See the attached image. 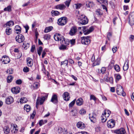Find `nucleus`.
I'll return each mask as SVG.
<instances>
[{
	"label": "nucleus",
	"mask_w": 134,
	"mask_h": 134,
	"mask_svg": "<svg viewBox=\"0 0 134 134\" xmlns=\"http://www.w3.org/2000/svg\"><path fill=\"white\" fill-rule=\"evenodd\" d=\"M43 50L42 47L40 46L39 47L38 49L37 50V52H40L41 53Z\"/></svg>",
	"instance_id": "obj_63"
},
{
	"label": "nucleus",
	"mask_w": 134,
	"mask_h": 134,
	"mask_svg": "<svg viewBox=\"0 0 134 134\" xmlns=\"http://www.w3.org/2000/svg\"><path fill=\"white\" fill-rule=\"evenodd\" d=\"M67 18L65 17H62L58 19L57 23L60 25H63L66 24L67 22Z\"/></svg>",
	"instance_id": "obj_4"
},
{
	"label": "nucleus",
	"mask_w": 134,
	"mask_h": 134,
	"mask_svg": "<svg viewBox=\"0 0 134 134\" xmlns=\"http://www.w3.org/2000/svg\"><path fill=\"white\" fill-rule=\"evenodd\" d=\"M76 99H74L73 101L71 102L69 105V107H72L75 103Z\"/></svg>",
	"instance_id": "obj_50"
},
{
	"label": "nucleus",
	"mask_w": 134,
	"mask_h": 134,
	"mask_svg": "<svg viewBox=\"0 0 134 134\" xmlns=\"http://www.w3.org/2000/svg\"><path fill=\"white\" fill-rule=\"evenodd\" d=\"M12 32V29L9 27H7L6 30V33L7 34L9 35L11 34Z\"/></svg>",
	"instance_id": "obj_33"
},
{
	"label": "nucleus",
	"mask_w": 134,
	"mask_h": 134,
	"mask_svg": "<svg viewBox=\"0 0 134 134\" xmlns=\"http://www.w3.org/2000/svg\"><path fill=\"white\" fill-rule=\"evenodd\" d=\"M3 59L2 63L4 64H6L8 63L10 60L9 58L7 55L3 56L2 57V59Z\"/></svg>",
	"instance_id": "obj_15"
},
{
	"label": "nucleus",
	"mask_w": 134,
	"mask_h": 134,
	"mask_svg": "<svg viewBox=\"0 0 134 134\" xmlns=\"http://www.w3.org/2000/svg\"><path fill=\"white\" fill-rule=\"evenodd\" d=\"M91 36H87L81 37V42L82 44L86 45H88L90 43V38Z\"/></svg>",
	"instance_id": "obj_3"
},
{
	"label": "nucleus",
	"mask_w": 134,
	"mask_h": 134,
	"mask_svg": "<svg viewBox=\"0 0 134 134\" xmlns=\"http://www.w3.org/2000/svg\"><path fill=\"white\" fill-rule=\"evenodd\" d=\"M114 67L115 70L117 72H119L120 71V68L119 65L117 64H116L114 66Z\"/></svg>",
	"instance_id": "obj_40"
},
{
	"label": "nucleus",
	"mask_w": 134,
	"mask_h": 134,
	"mask_svg": "<svg viewBox=\"0 0 134 134\" xmlns=\"http://www.w3.org/2000/svg\"><path fill=\"white\" fill-rule=\"evenodd\" d=\"M5 130L4 132L6 134H8L9 133L10 130L9 127L8 126H6L4 128Z\"/></svg>",
	"instance_id": "obj_42"
},
{
	"label": "nucleus",
	"mask_w": 134,
	"mask_h": 134,
	"mask_svg": "<svg viewBox=\"0 0 134 134\" xmlns=\"http://www.w3.org/2000/svg\"><path fill=\"white\" fill-rule=\"evenodd\" d=\"M80 20L79 21V23L82 25H85L88 23V20L87 18L84 15H82L79 18Z\"/></svg>",
	"instance_id": "obj_1"
},
{
	"label": "nucleus",
	"mask_w": 134,
	"mask_h": 134,
	"mask_svg": "<svg viewBox=\"0 0 134 134\" xmlns=\"http://www.w3.org/2000/svg\"><path fill=\"white\" fill-rule=\"evenodd\" d=\"M22 81L21 79L17 80L16 81V83L18 85H20L22 83Z\"/></svg>",
	"instance_id": "obj_62"
},
{
	"label": "nucleus",
	"mask_w": 134,
	"mask_h": 134,
	"mask_svg": "<svg viewBox=\"0 0 134 134\" xmlns=\"http://www.w3.org/2000/svg\"><path fill=\"white\" fill-rule=\"evenodd\" d=\"M77 126L78 128L81 129H83L85 127L84 124L81 122H79L77 124Z\"/></svg>",
	"instance_id": "obj_19"
},
{
	"label": "nucleus",
	"mask_w": 134,
	"mask_h": 134,
	"mask_svg": "<svg viewBox=\"0 0 134 134\" xmlns=\"http://www.w3.org/2000/svg\"><path fill=\"white\" fill-rule=\"evenodd\" d=\"M77 31V29L75 26L72 27L69 32V34L71 36H73L76 35Z\"/></svg>",
	"instance_id": "obj_9"
},
{
	"label": "nucleus",
	"mask_w": 134,
	"mask_h": 134,
	"mask_svg": "<svg viewBox=\"0 0 134 134\" xmlns=\"http://www.w3.org/2000/svg\"><path fill=\"white\" fill-rule=\"evenodd\" d=\"M97 1L100 3L102 4L103 3H104L107 2V0H96Z\"/></svg>",
	"instance_id": "obj_53"
},
{
	"label": "nucleus",
	"mask_w": 134,
	"mask_h": 134,
	"mask_svg": "<svg viewBox=\"0 0 134 134\" xmlns=\"http://www.w3.org/2000/svg\"><path fill=\"white\" fill-rule=\"evenodd\" d=\"M51 13L52 14V15L53 16H56L60 14V12L58 11L54 10H52L51 12Z\"/></svg>",
	"instance_id": "obj_32"
},
{
	"label": "nucleus",
	"mask_w": 134,
	"mask_h": 134,
	"mask_svg": "<svg viewBox=\"0 0 134 134\" xmlns=\"http://www.w3.org/2000/svg\"><path fill=\"white\" fill-rule=\"evenodd\" d=\"M14 99L11 96L8 97L5 99V103L8 104H10L13 102Z\"/></svg>",
	"instance_id": "obj_14"
},
{
	"label": "nucleus",
	"mask_w": 134,
	"mask_h": 134,
	"mask_svg": "<svg viewBox=\"0 0 134 134\" xmlns=\"http://www.w3.org/2000/svg\"><path fill=\"white\" fill-rule=\"evenodd\" d=\"M100 63V59L98 58L93 63L92 65L94 66L96 65H99Z\"/></svg>",
	"instance_id": "obj_28"
},
{
	"label": "nucleus",
	"mask_w": 134,
	"mask_h": 134,
	"mask_svg": "<svg viewBox=\"0 0 134 134\" xmlns=\"http://www.w3.org/2000/svg\"><path fill=\"white\" fill-rule=\"evenodd\" d=\"M63 97L64 100L68 101L69 100L70 97L69 93L67 92H65L63 94Z\"/></svg>",
	"instance_id": "obj_16"
},
{
	"label": "nucleus",
	"mask_w": 134,
	"mask_h": 134,
	"mask_svg": "<svg viewBox=\"0 0 134 134\" xmlns=\"http://www.w3.org/2000/svg\"><path fill=\"white\" fill-rule=\"evenodd\" d=\"M115 126V120L113 119H111L108 121L107 123V126L109 128H112Z\"/></svg>",
	"instance_id": "obj_10"
},
{
	"label": "nucleus",
	"mask_w": 134,
	"mask_h": 134,
	"mask_svg": "<svg viewBox=\"0 0 134 134\" xmlns=\"http://www.w3.org/2000/svg\"><path fill=\"white\" fill-rule=\"evenodd\" d=\"M129 39L130 42H132L134 39V36L132 35H131L129 37Z\"/></svg>",
	"instance_id": "obj_58"
},
{
	"label": "nucleus",
	"mask_w": 134,
	"mask_h": 134,
	"mask_svg": "<svg viewBox=\"0 0 134 134\" xmlns=\"http://www.w3.org/2000/svg\"><path fill=\"white\" fill-rule=\"evenodd\" d=\"M68 61L67 60H65L64 62H61V65H64L65 66H67L68 65Z\"/></svg>",
	"instance_id": "obj_48"
},
{
	"label": "nucleus",
	"mask_w": 134,
	"mask_h": 134,
	"mask_svg": "<svg viewBox=\"0 0 134 134\" xmlns=\"http://www.w3.org/2000/svg\"><path fill=\"white\" fill-rule=\"evenodd\" d=\"M16 41L19 43L22 42L24 40V38L22 35L19 34L17 36L15 37Z\"/></svg>",
	"instance_id": "obj_8"
},
{
	"label": "nucleus",
	"mask_w": 134,
	"mask_h": 134,
	"mask_svg": "<svg viewBox=\"0 0 134 134\" xmlns=\"http://www.w3.org/2000/svg\"><path fill=\"white\" fill-rule=\"evenodd\" d=\"M13 77L12 76L10 75L8 76L7 78V82L8 83L12 81Z\"/></svg>",
	"instance_id": "obj_41"
},
{
	"label": "nucleus",
	"mask_w": 134,
	"mask_h": 134,
	"mask_svg": "<svg viewBox=\"0 0 134 134\" xmlns=\"http://www.w3.org/2000/svg\"><path fill=\"white\" fill-rule=\"evenodd\" d=\"M44 121L43 120H40L39 122V124L40 126H41L43 124H44Z\"/></svg>",
	"instance_id": "obj_64"
},
{
	"label": "nucleus",
	"mask_w": 134,
	"mask_h": 134,
	"mask_svg": "<svg viewBox=\"0 0 134 134\" xmlns=\"http://www.w3.org/2000/svg\"><path fill=\"white\" fill-rule=\"evenodd\" d=\"M129 61H126V62L124 66H123V69L124 71L127 70L129 68Z\"/></svg>",
	"instance_id": "obj_26"
},
{
	"label": "nucleus",
	"mask_w": 134,
	"mask_h": 134,
	"mask_svg": "<svg viewBox=\"0 0 134 134\" xmlns=\"http://www.w3.org/2000/svg\"><path fill=\"white\" fill-rule=\"evenodd\" d=\"M6 24L7 26H11L14 25V23L13 21H10L7 22Z\"/></svg>",
	"instance_id": "obj_45"
},
{
	"label": "nucleus",
	"mask_w": 134,
	"mask_h": 134,
	"mask_svg": "<svg viewBox=\"0 0 134 134\" xmlns=\"http://www.w3.org/2000/svg\"><path fill=\"white\" fill-rule=\"evenodd\" d=\"M27 101V98L25 97L21 98L20 99V102L21 103H24L26 102Z\"/></svg>",
	"instance_id": "obj_39"
},
{
	"label": "nucleus",
	"mask_w": 134,
	"mask_h": 134,
	"mask_svg": "<svg viewBox=\"0 0 134 134\" xmlns=\"http://www.w3.org/2000/svg\"><path fill=\"white\" fill-rule=\"evenodd\" d=\"M66 6L63 4H60L57 5L55 6V8L57 9H59L60 10L64 9L66 8Z\"/></svg>",
	"instance_id": "obj_18"
},
{
	"label": "nucleus",
	"mask_w": 134,
	"mask_h": 134,
	"mask_svg": "<svg viewBox=\"0 0 134 134\" xmlns=\"http://www.w3.org/2000/svg\"><path fill=\"white\" fill-rule=\"evenodd\" d=\"M6 72L9 74H11L13 73V70L12 69H9L6 71Z\"/></svg>",
	"instance_id": "obj_57"
},
{
	"label": "nucleus",
	"mask_w": 134,
	"mask_h": 134,
	"mask_svg": "<svg viewBox=\"0 0 134 134\" xmlns=\"http://www.w3.org/2000/svg\"><path fill=\"white\" fill-rule=\"evenodd\" d=\"M20 90L19 87H15L12 88L11 89V91L13 93L16 94L19 92Z\"/></svg>",
	"instance_id": "obj_20"
},
{
	"label": "nucleus",
	"mask_w": 134,
	"mask_h": 134,
	"mask_svg": "<svg viewBox=\"0 0 134 134\" xmlns=\"http://www.w3.org/2000/svg\"><path fill=\"white\" fill-rule=\"evenodd\" d=\"M24 109L27 112H29L31 109L30 106L28 105H25L24 107Z\"/></svg>",
	"instance_id": "obj_29"
},
{
	"label": "nucleus",
	"mask_w": 134,
	"mask_h": 134,
	"mask_svg": "<svg viewBox=\"0 0 134 134\" xmlns=\"http://www.w3.org/2000/svg\"><path fill=\"white\" fill-rule=\"evenodd\" d=\"M89 118L91 121L93 123H95L96 120V114L93 112L90 114L89 115Z\"/></svg>",
	"instance_id": "obj_7"
},
{
	"label": "nucleus",
	"mask_w": 134,
	"mask_h": 134,
	"mask_svg": "<svg viewBox=\"0 0 134 134\" xmlns=\"http://www.w3.org/2000/svg\"><path fill=\"white\" fill-rule=\"evenodd\" d=\"M30 46L29 43H26V42H24L23 44L22 45V47L25 50L27 49Z\"/></svg>",
	"instance_id": "obj_23"
},
{
	"label": "nucleus",
	"mask_w": 134,
	"mask_h": 134,
	"mask_svg": "<svg viewBox=\"0 0 134 134\" xmlns=\"http://www.w3.org/2000/svg\"><path fill=\"white\" fill-rule=\"evenodd\" d=\"M114 132L115 133L117 134H126L125 129L123 128H121L115 130Z\"/></svg>",
	"instance_id": "obj_11"
},
{
	"label": "nucleus",
	"mask_w": 134,
	"mask_h": 134,
	"mask_svg": "<svg viewBox=\"0 0 134 134\" xmlns=\"http://www.w3.org/2000/svg\"><path fill=\"white\" fill-rule=\"evenodd\" d=\"M27 66L29 67H31L33 65V60L30 58L28 57L26 59Z\"/></svg>",
	"instance_id": "obj_17"
},
{
	"label": "nucleus",
	"mask_w": 134,
	"mask_h": 134,
	"mask_svg": "<svg viewBox=\"0 0 134 134\" xmlns=\"http://www.w3.org/2000/svg\"><path fill=\"white\" fill-rule=\"evenodd\" d=\"M60 43L61 44L65 46H67L70 43V42L68 40H65L63 36L61 37V39H60Z\"/></svg>",
	"instance_id": "obj_12"
},
{
	"label": "nucleus",
	"mask_w": 134,
	"mask_h": 134,
	"mask_svg": "<svg viewBox=\"0 0 134 134\" xmlns=\"http://www.w3.org/2000/svg\"><path fill=\"white\" fill-rule=\"evenodd\" d=\"M94 29L93 27V26L91 27L89 29L87 30L86 32H84V34L85 35H87L92 31Z\"/></svg>",
	"instance_id": "obj_27"
},
{
	"label": "nucleus",
	"mask_w": 134,
	"mask_h": 134,
	"mask_svg": "<svg viewBox=\"0 0 134 134\" xmlns=\"http://www.w3.org/2000/svg\"><path fill=\"white\" fill-rule=\"evenodd\" d=\"M66 46L61 44L59 48L60 50H64L66 49Z\"/></svg>",
	"instance_id": "obj_51"
},
{
	"label": "nucleus",
	"mask_w": 134,
	"mask_h": 134,
	"mask_svg": "<svg viewBox=\"0 0 134 134\" xmlns=\"http://www.w3.org/2000/svg\"><path fill=\"white\" fill-rule=\"evenodd\" d=\"M51 101L54 104H56L58 102V96L56 94H53L52 96Z\"/></svg>",
	"instance_id": "obj_13"
},
{
	"label": "nucleus",
	"mask_w": 134,
	"mask_h": 134,
	"mask_svg": "<svg viewBox=\"0 0 134 134\" xmlns=\"http://www.w3.org/2000/svg\"><path fill=\"white\" fill-rule=\"evenodd\" d=\"M111 113V112L110 111H109V110H107L106 111H104V114L105 115H106L107 114H108V116H107V117H108L109 116L110 114Z\"/></svg>",
	"instance_id": "obj_46"
},
{
	"label": "nucleus",
	"mask_w": 134,
	"mask_h": 134,
	"mask_svg": "<svg viewBox=\"0 0 134 134\" xmlns=\"http://www.w3.org/2000/svg\"><path fill=\"white\" fill-rule=\"evenodd\" d=\"M81 29H82V30L84 32H85V31L86 30V27L85 26H82V27H79L78 28V29L79 30H80Z\"/></svg>",
	"instance_id": "obj_59"
},
{
	"label": "nucleus",
	"mask_w": 134,
	"mask_h": 134,
	"mask_svg": "<svg viewBox=\"0 0 134 134\" xmlns=\"http://www.w3.org/2000/svg\"><path fill=\"white\" fill-rule=\"evenodd\" d=\"M109 79V81L110 83H113V78L112 77H110L108 78L107 76H106L105 80H107L108 81V80Z\"/></svg>",
	"instance_id": "obj_47"
},
{
	"label": "nucleus",
	"mask_w": 134,
	"mask_h": 134,
	"mask_svg": "<svg viewBox=\"0 0 134 134\" xmlns=\"http://www.w3.org/2000/svg\"><path fill=\"white\" fill-rule=\"evenodd\" d=\"M16 126L17 125L15 124H13L11 125L10 129L12 132H13L14 133L17 132L18 130L16 128Z\"/></svg>",
	"instance_id": "obj_21"
},
{
	"label": "nucleus",
	"mask_w": 134,
	"mask_h": 134,
	"mask_svg": "<svg viewBox=\"0 0 134 134\" xmlns=\"http://www.w3.org/2000/svg\"><path fill=\"white\" fill-rule=\"evenodd\" d=\"M90 99L91 100H93L95 101L96 99V98L94 95L92 94L90 95Z\"/></svg>",
	"instance_id": "obj_54"
},
{
	"label": "nucleus",
	"mask_w": 134,
	"mask_h": 134,
	"mask_svg": "<svg viewBox=\"0 0 134 134\" xmlns=\"http://www.w3.org/2000/svg\"><path fill=\"white\" fill-rule=\"evenodd\" d=\"M79 113L81 114H84L86 113V111L85 110L83 109H82L79 111Z\"/></svg>",
	"instance_id": "obj_55"
},
{
	"label": "nucleus",
	"mask_w": 134,
	"mask_h": 134,
	"mask_svg": "<svg viewBox=\"0 0 134 134\" xmlns=\"http://www.w3.org/2000/svg\"><path fill=\"white\" fill-rule=\"evenodd\" d=\"M117 88L116 90V92L117 94L119 95H122L124 96H125V93L123 90L122 86L120 85H117Z\"/></svg>",
	"instance_id": "obj_2"
},
{
	"label": "nucleus",
	"mask_w": 134,
	"mask_h": 134,
	"mask_svg": "<svg viewBox=\"0 0 134 134\" xmlns=\"http://www.w3.org/2000/svg\"><path fill=\"white\" fill-rule=\"evenodd\" d=\"M83 99L80 98L76 100V103L77 105L79 106H80L83 104Z\"/></svg>",
	"instance_id": "obj_24"
},
{
	"label": "nucleus",
	"mask_w": 134,
	"mask_h": 134,
	"mask_svg": "<svg viewBox=\"0 0 134 134\" xmlns=\"http://www.w3.org/2000/svg\"><path fill=\"white\" fill-rule=\"evenodd\" d=\"M99 69H98L99 73H102V74H104L106 71V69L105 67H102L101 70H100V72L99 71Z\"/></svg>",
	"instance_id": "obj_43"
},
{
	"label": "nucleus",
	"mask_w": 134,
	"mask_h": 134,
	"mask_svg": "<svg viewBox=\"0 0 134 134\" xmlns=\"http://www.w3.org/2000/svg\"><path fill=\"white\" fill-rule=\"evenodd\" d=\"M129 23L131 26L134 24V12L131 13L129 16Z\"/></svg>",
	"instance_id": "obj_6"
},
{
	"label": "nucleus",
	"mask_w": 134,
	"mask_h": 134,
	"mask_svg": "<svg viewBox=\"0 0 134 134\" xmlns=\"http://www.w3.org/2000/svg\"><path fill=\"white\" fill-rule=\"evenodd\" d=\"M54 40L56 41H60V39H61L60 35L59 34L57 33L54 35Z\"/></svg>",
	"instance_id": "obj_22"
},
{
	"label": "nucleus",
	"mask_w": 134,
	"mask_h": 134,
	"mask_svg": "<svg viewBox=\"0 0 134 134\" xmlns=\"http://www.w3.org/2000/svg\"><path fill=\"white\" fill-rule=\"evenodd\" d=\"M82 5V4L81 3L75 4L74 5L73 7L76 9H77L80 8Z\"/></svg>",
	"instance_id": "obj_34"
},
{
	"label": "nucleus",
	"mask_w": 134,
	"mask_h": 134,
	"mask_svg": "<svg viewBox=\"0 0 134 134\" xmlns=\"http://www.w3.org/2000/svg\"><path fill=\"white\" fill-rule=\"evenodd\" d=\"M101 119L102 122H105L107 120V118L105 115L104 114H102L101 117Z\"/></svg>",
	"instance_id": "obj_38"
},
{
	"label": "nucleus",
	"mask_w": 134,
	"mask_h": 134,
	"mask_svg": "<svg viewBox=\"0 0 134 134\" xmlns=\"http://www.w3.org/2000/svg\"><path fill=\"white\" fill-rule=\"evenodd\" d=\"M86 5L88 8H91L94 6V4L92 2H86Z\"/></svg>",
	"instance_id": "obj_30"
},
{
	"label": "nucleus",
	"mask_w": 134,
	"mask_h": 134,
	"mask_svg": "<svg viewBox=\"0 0 134 134\" xmlns=\"http://www.w3.org/2000/svg\"><path fill=\"white\" fill-rule=\"evenodd\" d=\"M53 27L52 26H49L46 27L44 30V32L46 33L48 32L51 31Z\"/></svg>",
	"instance_id": "obj_37"
},
{
	"label": "nucleus",
	"mask_w": 134,
	"mask_h": 134,
	"mask_svg": "<svg viewBox=\"0 0 134 134\" xmlns=\"http://www.w3.org/2000/svg\"><path fill=\"white\" fill-rule=\"evenodd\" d=\"M96 13L98 15H102V13L100 10L99 9H98L96 11Z\"/></svg>",
	"instance_id": "obj_61"
},
{
	"label": "nucleus",
	"mask_w": 134,
	"mask_h": 134,
	"mask_svg": "<svg viewBox=\"0 0 134 134\" xmlns=\"http://www.w3.org/2000/svg\"><path fill=\"white\" fill-rule=\"evenodd\" d=\"M14 29L16 31V33L17 34H19L21 33V29L19 25H16L15 26Z\"/></svg>",
	"instance_id": "obj_25"
},
{
	"label": "nucleus",
	"mask_w": 134,
	"mask_h": 134,
	"mask_svg": "<svg viewBox=\"0 0 134 134\" xmlns=\"http://www.w3.org/2000/svg\"><path fill=\"white\" fill-rule=\"evenodd\" d=\"M35 46L34 45H33L32 46L31 49V51L32 52H33L35 50Z\"/></svg>",
	"instance_id": "obj_60"
},
{
	"label": "nucleus",
	"mask_w": 134,
	"mask_h": 134,
	"mask_svg": "<svg viewBox=\"0 0 134 134\" xmlns=\"http://www.w3.org/2000/svg\"><path fill=\"white\" fill-rule=\"evenodd\" d=\"M50 36L48 34H46L44 36L43 38L45 40H49L50 38Z\"/></svg>",
	"instance_id": "obj_44"
},
{
	"label": "nucleus",
	"mask_w": 134,
	"mask_h": 134,
	"mask_svg": "<svg viewBox=\"0 0 134 134\" xmlns=\"http://www.w3.org/2000/svg\"><path fill=\"white\" fill-rule=\"evenodd\" d=\"M47 96H43L41 98L38 97L37 99L36 105H38L39 104H42L45 101V99L47 98Z\"/></svg>",
	"instance_id": "obj_5"
},
{
	"label": "nucleus",
	"mask_w": 134,
	"mask_h": 134,
	"mask_svg": "<svg viewBox=\"0 0 134 134\" xmlns=\"http://www.w3.org/2000/svg\"><path fill=\"white\" fill-rule=\"evenodd\" d=\"M47 50L46 49H44L42 53V58H43L45 55L46 54V52H47Z\"/></svg>",
	"instance_id": "obj_56"
},
{
	"label": "nucleus",
	"mask_w": 134,
	"mask_h": 134,
	"mask_svg": "<svg viewBox=\"0 0 134 134\" xmlns=\"http://www.w3.org/2000/svg\"><path fill=\"white\" fill-rule=\"evenodd\" d=\"M71 0H68L64 2V3L68 7H69Z\"/></svg>",
	"instance_id": "obj_52"
},
{
	"label": "nucleus",
	"mask_w": 134,
	"mask_h": 134,
	"mask_svg": "<svg viewBox=\"0 0 134 134\" xmlns=\"http://www.w3.org/2000/svg\"><path fill=\"white\" fill-rule=\"evenodd\" d=\"M4 11H7L8 12H10L12 11V6L9 5L7 7L5 8L4 9Z\"/></svg>",
	"instance_id": "obj_36"
},
{
	"label": "nucleus",
	"mask_w": 134,
	"mask_h": 134,
	"mask_svg": "<svg viewBox=\"0 0 134 134\" xmlns=\"http://www.w3.org/2000/svg\"><path fill=\"white\" fill-rule=\"evenodd\" d=\"M33 87L37 89L40 86V83L39 82H35L33 85Z\"/></svg>",
	"instance_id": "obj_35"
},
{
	"label": "nucleus",
	"mask_w": 134,
	"mask_h": 134,
	"mask_svg": "<svg viewBox=\"0 0 134 134\" xmlns=\"http://www.w3.org/2000/svg\"><path fill=\"white\" fill-rule=\"evenodd\" d=\"M23 71L25 72H27L29 71V69L26 66L23 68Z\"/></svg>",
	"instance_id": "obj_49"
},
{
	"label": "nucleus",
	"mask_w": 134,
	"mask_h": 134,
	"mask_svg": "<svg viewBox=\"0 0 134 134\" xmlns=\"http://www.w3.org/2000/svg\"><path fill=\"white\" fill-rule=\"evenodd\" d=\"M114 76L115 77L116 81H118L121 79V76L119 74H115Z\"/></svg>",
	"instance_id": "obj_31"
}]
</instances>
